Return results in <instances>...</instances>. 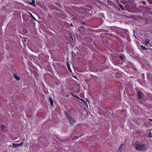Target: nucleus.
I'll use <instances>...</instances> for the list:
<instances>
[{"instance_id":"15","label":"nucleus","mask_w":152,"mask_h":152,"mask_svg":"<svg viewBox=\"0 0 152 152\" xmlns=\"http://www.w3.org/2000/svg\"><path fill=\"white\" fill-rule=\"evenodd\" d=\"M1 128L3 129H4L7 128V127L6 126H5L4 125H1Z\"/></svg>"},{"instance_id":"27","label":"nucleus","mask_w":152,"mask_h":152,"mask_svg":"<svg viewBox=\"0 0 152 152\" xmlns=\"http://www.w3.org/2000/svg\"><path fill=\"white\" fill-rule=\"evenodd\" d=\"M69 36H70V37L72 39V40H73V37H72V35L71 34L70 35H69Z\"/></svg>"},{"instance_id":"9","label":"nucleus","mask_w":152,"mask_h":152,"mask_svg":"<svg viewBox=\"0 0 152 152\" xmlns=\"http://www.w3.org/2000/svg\"><path fill=\"white\" fill-rule=\"evenodd\" d=\"M49 98L50 100V105L53 106V102L52 99L50 97H49Z\"/></svg>"},{"instance_id":"17","label":"nucleus","mask_w":152,"mask_h":152,"mask_svg":"<svg viewBox=\"0 0 152 152\" xmlns=\"http://www.w3.org/2000/svg\"><path fill=\"white\" fill-rule=\"evenodd\" d=\"M66 65H67V66L68 67L69 70V71H71L69 64V63H67Z\"/></svg>"},{"instance_id":"16","label":"nucleus","mask_w":152,"mask_h":152,"mask_svg":"<svg viewBox=\"0 0 152 152\" xmlns=\"http://www.w3.org/2000/svg\"><path fill=\"white\" fill-rule=\"evenodd\" d=\"M141 49L142 50H147V48L143 46H141Z\"/></svg>"},{"instance_id":"23","label":"nucleus","mask_w":152,"mask_h":152,"mask_svg":"<svg viewBox=\"0 0 152 152\" xmlns=\"http://www.w3.org/2000/svg\"><path fill=\"white\" fill-rule=\"evenodd\" d=\"M119 58L121 59V60H122L124 59V57L123 56H118Z\"/></svg>"},{"instance_id":"5","label":"nucleus","mask_w":152,"mask_h":152,"mask_svg":"<svg viewBox=\"0 0 152 152\" xmlns=\"http://www.w3.org/2000/svg\"><path fill=\"white\" fill-rule=\"evenodd\" d=\"M118 5L119 6V7L121 9H119L120 11H123L124 10V6L123 5H122L121 4L118 3Z\"/></svg>"},{"instance_id":"13","label":"nucleus","mask_w":152,"mask_h":152,"mask_svg":"<svg viewBox=\"0 0 152 152\" xmlns=\"http://www.w3.org/2000/svg\"><path fill=\"white\" fill-rule=\"evenodd\" d=\"M81 24H82L83 25H86V23L85 21H84L83 20H81L80 22Z\"/></svg>"},{"instance_id":"8","label":"nucleus","mask_w":152,"mask_h":152,"mask_svg":"<svg viewBox=\"0 0 152 152\" xmlns=\"http://www.w3.org/2000/svg\"><path fill=\"white\" fill-rule=\"evenodd\" d=\"M28 3L33 6H36L35 4V1L34 0H31V2H28Z\"/></svg>"},{"instance_id":"25","label":"nucleus","mask_w":152,"mask_h":152,"mask_svg":"<svg viewBox=\"0 0 152 152\" xmlns=\"http://www.w3.org/2000/svg\"><path fill=\"white\" fill-rule=\"evenodd\" d=\"M126 1H125V0H123V1H121V2L123 3H124V4H125L126 3Z\"/></svg>"},{"instance_id":"10","label":"nucleus","mask_w":152,"mask_h":152,"mask_svg":"<svg viewBox=\"0 0 152 152\" xmlns=\"http://www.w3.org/2000/svg\"><path fill=\"white\" fill-rule=\"evenodd\" d=\"M14 78L17 80H20V78L18 77L17 75L14 74Z\"/></svg>"},{"instance_id":"24","label":"nucleus","mask_w":152,"mask_h":152,"mask_svg":"<svg viewBox=\"0 0 152 152\" xmlns=\"http://www.w3.org/2000/svg\"><path fill=\"white\" fill-rule=\"evenodd\" d=\"M148 2L151 3H152V0H147V3H148Z\"/></svg>"},{"instance_id":"4","label":"nucleus","mask_w":152,"mask_h":152,"mask_svg":"<svg viewBox=\"0 0 152 152\" xmlns=\"http://www.w3.org/2000/svg\"><path fill=\"white\" fill-rule=\"evenodd\" d=\"M138 98L139 99H141L142 98V93L141 91H138L137 93Z\"/></svg>"},{"instance_id":"22","label":"nucleus","mask_w":152,"mask_h":152,"mask_svg":"<svg viewBox=\"0 0 152 152\" xmlns=\"http://www.w3.org/2000/svg\"><path fill=\"white\" fill-rule=\"evenodd\" d=\"M149 136L150 137H152V132H149Z\"/></svg>"},{"instance_id":"3","label":"nucleus","mask_w":152,"mask_h":152,"mask_svg":"<svg viewBox=\"0 0 152 152\" xmlns=\"http://www.w3.org/2000/svg\"><path fill=\"white\" fill-rule=\"evenodd\" d=\"M85 12H84V15L86 17H89L91 15V14L93 12L91 10L86 9H85Z\"/></svg>"},{"instance_id":"6","label":"nucleus","mask_w":152,"mask_h":152,"mask_svg":"<svg viewBox=\"0 0 152 152\" xmlns=\"http://www.w3.org/2000/svg\"><path fill=\"white\" fill-rule=\"evenodd\" d=\"M70 94L73 96L75 97L77 99H80L81 101H82V100H83V99L81 98H80V97H79L78 96L76 95H75L74 94H73L72 93H70Z\"/></svg>"},{"instance_id":"2","label":"nucleus","mask_w":152,"mask_h":152,"mask_svg":"<svg viewBox=\"0 0 152 152\" xmlns=\"http://www.w3.org/2000/svg\"><path fill=\"white\" fill-rule=\"evenodd\" d=\"M64 113L66 118L68 120L70 124L71 125H73L76 122L74 118L71 116L69 115L67 113L66 111H65Z\"/></svg>"},{"instance_id":"11","label":"nucleus","mask_w":152,"mask_h":152,"mask_svg":"<svg viewBox=\"0 0 152 152\" xmlns=\"http://www.w3.org/2000/svg\"><path fill=\"white\" fill-rule=\"evenodd\" d=\"M149 42V40L148 39H145V43L146 45H148Z\"/></svg>"},{"instance_id":"29","label":"nucleus","mask_w":152,"mask_h":152,"mask_svg":"<svg viewBox=\"0 0 152 152\" xmlns=\"http://www.w3.org/2000/svg\"><path fill=\"white\" fill-rule=\"evenodd\" d=\"M150 120L151 121H152V119H151Z\"/></svg>"},{"instance_id":"7","label":"nucleus","mask_w":152,"mask_h":152,"mask_svg":"<svg viewBox=\"0 0 152 152\" xmlns=\"http://www.w3.org/2000/svg\"><path fill=\"white\" fill-rule=\"evenodd\" d=\"M70 94L73 96L75 97L77 99H80L81 101H82V100H83V99L81 98H80V97H79L78 96L76 95H75L74 94H73L72 93H70Z\"/></svg>"},{"instance_id":"1","label":"nucleus","mask_w":152,"mask_h":152,"mask_svg":"<svg viewBox=\"0 0 152 152\" xmlns=\"http://www.w3.org/2000/svg\"><path fill=\"white\" fill-rule=\"evenodd\" d=\"M135 147L137 150L140 151H146L147 148V146L145 144H140L138 141L135 142Z\"/></svg>"},{"instance_id":"30","label":"nucleus","mask_w":152,"mask_h":152,"mask_svg":"<svg viewBox=\"0 0 152 152\" xmlns=\"http://www.w3.org/2000/svg\"><path fill=\"white\" fill-rule=\"evenodd\" d=\"M24 140H25V139H23V141H24Z\"/></svg>"},{"instance_id":"18","label":"nucleus","mask_w":152,"mask_h":152,"mask_svg":"<svg viewBox=\"0 0 152 152\" xmlns=\"http://www.w3.org/2000/svg\"><path fill=\"white\" fill-rule=\"evenodd\" d=\"M146 3L147 2H146V1H141V3L142 4H143L144 5H146V6H148V5H146Z\"/></svg>"},{"instance_id":"12","label":"nucleus","mask_w":152,"mask_h":152,"mask_svg":"<svg viewBox=\"0 0 152 152\" xmlns=\"http://www.w3.org/2000/svg\"><path fill=\"white\" fill-rule=\"evenodd\" d=\"M79 30L80 31H85V28L84 27L82 26H80L79 28Z\"/></svg>"},{"instance_id":"20","label":"nucleus","mask_w":152,"mask_h":152,"mask_svg":"<svg viewBox=\"0 0 152 152\" xmlns=\"http://www.w3.org/2000/svg\"><path fill=\"white\" fill-rule=\"evenodd\" d=\"M79 137L80 136H76L73 138L72 139V140H75L78 138H79Z\"/></svg>"},{"instance_id":"26","label":"nucleus","mask_w":152,"mask_h":152,"mask_svg":"<svg viewBox=\"0 0 152 152\" xmlns=\"http://www.w3.org/2000/svg\"><path fill=\"white\" fill-rule=\"evenodd\" d=\"M123 145V144L122 143L121 144L119 147V148H121V147H122Z\"/></svg>"},{"instance_id":"14","label":"nucleus","mask_w":152,"mask_h":152,"mask_svg":"<svg viewBox=\"0 0 152 152\" xmlns=\"http://www.w3.org/2000/svg\"><path fill=\"white\" fill-rule=\"evenodd\" d=\"M82 101L84 103V104L85 106H86L87 107L88 106V105L87 102H86V101L85 100L83 99V100H82Z\"/></svg>"},{"instance_id":"28","label":"nucleus","mask_w":152,"mask_h":152,"mask_svg":"<svg viewBox=\"0 0 152 152\" xmlns=\"http://www.w3.org/2000/svg\"><path fill=\"white\" fill-rule=\"evenodd\" d=\"M70 26H72V27H73V24H72V23H71L70 24Z\"/></svg>"},{"instance_id":"19","label":"nucleus","mask_w":152,"mask_h":152,"mask_svg":"<svg viewBox=\"0 0 152 152\" xmlns=\"http://www.w3.org/2000/svg\"><path fill=\"white\" fill-rule=\"evenodd\" d=\"M12 145L13 148H16L18 147V145H17V144H15L14 143H12Z\"/></svg>"},{"instance_id":"21","label":"nucleus","mask_w":152,"mask_h":152,"mask_svg":"<svg viewBox=\"0 0 152 152\" xmlns=\"http://www.w3.org/2000/svg\"><path fill=\"white\" fill-rule=\"evenodd\" d=\"M17 145H18V146H23V144L22 142H21L20 144H17Z\"/></svg>"}]
</instances>
